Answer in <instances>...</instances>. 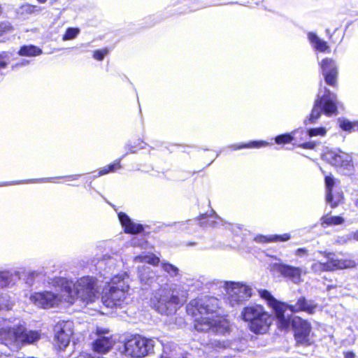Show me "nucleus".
I'll use <instances>...</instances> for the list:
<instances>
[{
  "label": "nucleus",
  "instance_id": "f257e3e1",
  "mask_svg": "<svg viewBox=\"0 0 358 358\" xmlns=\"http://www.w3.org/2000/svg\"><path fill=\"white\" fill-rule=\"evenodd\" d=\"M190 306L193 309V315H201L200 318L195 319L194 327L197 331H211L222 335L229 331V325L226 320L220 317L214 318V314L219 306L217 298L203 296L192 300L189 304V307Z\"/></svg>",
  "mask_w": 358,
  "mask_h": 358
},
{
  "label": "nucleus",
  "instance_id": "f03ea898",
  "mask_svg": "<svg viewBox=\"0 0 358 358\" xmlns=\"http://www.w3.org/2000/svg\"><path fill=\"white\" fill-rule=\"evenodd\" d=\"M55 283L64 292L62 296L64 300L71 304L78 300L85 303H92L97 297L96 281L90 276L82 277L76 282L65 278H58Z\"/></svg>",
  "mask_w": 358,
  "mask_h": 358
},
{
  "label": "nucleus",
  "instance_id": "7ed1b4c3",
  "mask_svg": "<svg viewBox=\"0 0 358 358\" xmlns=\"http://www.w3.org/2000/svg\"><path fill=\"white\" fill-rule=\"evenodd\" d=\"M336 94L330 92L326 87L322 89L320 85L312 111L310 115L304 120V124L316 123L322 112L327 116L336 115L338 114Z\"/></svg>",
  "mask_w": 358,
  "mask_h": 358
},
{
  "label": "nucleus",
  "instance_id": "20e7f679",
  "mask_svg": "<svg viewBox=\"0 0 358 358\" xmlns=\"http://www.w3.org/2000/svg\"><path fill=\"white\" fill-rule=\"evenodd\" d=\"M243 319L248 322L250 329L255 334H264L272 323V316L259 305L245 307L241 313Z\"/></svg>",
  "mask_w": 358,
  "mask_h": 358
},
{
  "label": "nucleus",
  "instance_id": "39448f33",
  "mask_svg": "<svg viewBox=\"0 0 358 358\" xmlns=\"http://www.w3.org/2000/svg\"><path fill=\"white\" fill-rule=\"evenodd\" d=\"M202 284H203L207 289H210L213 285L223 284L228 294V302L231 306L242 303L252 296L251 287L240 282H218L215 280L210 281L203 279Z\"/></svg>",
  "mask_w": 358,
  "mask_h": 358
},
{
  "label": "nucleus",
  "instance_id": "423d86ee",
  "mask_svg": "<svg viewBox=\"0 0 358 358\" xmlns=\"http://www.w3.org/2000/svg\"><path fill=\"white\" fill-rule=\"evenodd\" d=\"M128 289L124 275H115L111 278L108 287L103 289L101 301L108 308L119 306L125 299Z\"/></svg>",
  "mask_w": 358,
  "mask_h": 358
},
{
  "label": "nucleus",
  "instance_id": "0eeeda50",
  "mask_svg": "<svg viewBox=\"0 0 358 358\" xmlns=\"http://www.w3.org/2000/svg\"><path fill=\"white\" fill-rule=\"evenodd\" d=\"M180 303L178 292L171 289L157 290L152 299L154 308L160 314L169 315L176 311Z\"/></svg>",
  "mask_w": 358,
  "mask_h": 358
},
{
  "label": "nucleus",
  "instance_id": "6e6552de",
  "mask_svg": "<svg viewBox=\"0 0 358 358\" xmlns=\"http://www.w3.org/2000/svg\"><path fill=\"white\" fill-rule=\"evenodd\" d=\"M13 339L18 343H34L40 338V334L37 331H28L24 322H20L11 326H6L0 328V341H6L7 339Z\"/></svg>",
  "mask_w": 358,
  "mask_h": 358
},
{
  "label": "nucleus",
  "instance_id": "1a4fd4ad",
  "mask_svg": "<svg viewBox=\"0 0 358 358\" xmlns=\"http://www.w3.org/2000/svg\"><path fill=\"white\" fill-rule=\"evenodd\" d=\"M260 296L265 299L269 307L273 309L277 320L278 329L287 330L291 324V315L286 313L287 310V303L278 301L267 290L259 291Z\"/></svg>",
  "mask_w": 358,
  "mask_h": 358
},
{
  "label": "nucleus",
  "instance_id": "9d476101",
  "mask_svg": "<svg viewBox=\"0 0 358 358\" xmlns=\"http://www.w3.org/2000/svg\"><path fill=\"white\" fill-rule=\"evenodd\" d=\"M154 346V340L135 335L124 343V352L131 357H144L153 352Z\"/></svg>",
  "mask_w": 358,
  "mask_h": 358
},
{
  "label": "nucleus",
  "instance_id": "9b49d317",
  "mask_svg": "<svg viewBox=\"0 0 358 358\" xmlns=\"http://www.w3.org/2000/svg\"><path fill=\"white\" fill-rule=\"evenodd\" d=\"M322 158L344 175H350L353 171L352 157L341 150H328L323 154Z\"/></svg>",
  "mask_w": 358,
  "mask_h": 358
},
{
  "label": "nucleus",
  "instance_id": "f8f14e48",
  "mask_svg": "<svg viewBox=\"0 0 358 358\" xmlns=\"http://www.w3.org/2000/svg\"><path fill=\"white\" fill-rule=\"evenodd\" d=\"M73 324L71 321L59 320L54 327L55 341L60 349H64L70 343Z\"/></svg>",
  "mask_w": 358,
  "mask_h": 358
},
{
  "label": "nucleus",
  "instance_id": "ddd939ff",
  "mask_svg": "<svg viewBox=\"0 0 358 358\" xmlns=\"http://www.w3.org/2000/svg\"><path fill=\"white\" fill-rule=\"evenodd\" d=\"M120 263V258L117 255H105L98 260L96 268L104 280L109 279L110 280L115 269Z\"/></svg>",
  "mask_w": 358,
  "mask_h": 358
},
{
  "label": "nucleus",
  "instance_id": "4468645a",
  "mask_svg": "<svg viewBox=\"0 0 358 358\" xmlns=\"http://www.w3.org/2000/svg\"><path fill=\"white\" fill-rule=\"evenodd\" d=\"M30 300L38 307L49 308L59 305L62 297L53 292L44 291L35 292L30 296Z\"/></svg>",
  "mask_w": 358,
  "mask_h": 358
},
{
  "label": "nucleus",
  "instance_id": "2eb2a0df",
  "mask_svg": "<svg viewBox=\"0 0 358 358\" xmlns=\"http://www.w3.org/2000/svg\"><path fill=\"white\" fill-rule=\"evenodd\" d=\"M325 253V257L327 258V262L324 263H315L313 266V268L316 271H331L337 269H343L350 266V262L347 260L338 259L334 253Z\"/></svg>",
  "mask_w": 358,
  "mask_h": 358
},
{
  "label": "nucleus",
  "instance_id": "dca6fc26",
  "mask_svg": "<svg viewBox=\"0 0 358 358\" xmlns=\"http://www.w3.org/2000/svg\"><path fill=\"white\" fill-rule=\"evenodd\" d=\"M320 66L325 83L332 87L336 86L338 69L334 61L327 58L324 59Z\"/></svg>",
  "mask_w": 358,
  "mask_h": 358
},
{
  "label": "nucleus",
  "instance_id": "f3484780",
  "mask_svg": "<svg viewBox=\"0 0 358 358\" xmlns=\"http://www.w3.org/2000/svg\"><path fill=\"white\" fill-rule=\"evenodd\" d=\"M275 269L281 273L284 277L288 278L294 283L297 284L301 281L302 269L285 264H274Z\"/></svg>",
  "mask_w": 358,
  "mask_h": 358
},
{
  "label": "nucleus",
  "instance_id": "a211bd4d",
  "mask_svg": "<svg viewBox=\"0 0 358 358\" xmlns=\"http://www.w3.org/2000/svg\"><path fill=\"white\" fill-rule=\"evenodd\" d=\"M317 307L318 304L313 300H308L304 296H300L294 305L287 304V309L289 310L291 313L303 311L308 314H313Z\"/></svg>",
  "mask_w": 358,
  "mask_h": 358
},
{
  "label": "nucleus",
  "instance_id": "6ab92c4d",
  "mask_svg": "<svg viewBox=\"0 0 358 358\" xmlns=\"http://www.w3.org/2000/svg\"><path fill=\"white\" fill-rule=\"evenodd\" d=\"M310 329V324L306 321L299 322L294 330V336L297 343L304 345H310L311 341L309 337Z\"/></svg>",
  "mask_w": 358,
  "mask_h": 358
},
{
  "label": "nucleus",
  "instance_id": "aec40b11",
  "mask_svg": "<svg viewBox=\"0 0 358 358\" xmlns=\"http://www.w3.org/2000/svg\"><path fill=\"white\" fill-rule=\"evenodd\" d=\"M118 219L124 228V232L127 234H139L144 229L142 224L134 222L124 213H119Z\"/></svg>",
  "mask_w": 358,
  "mask_h": 358
},
{
  "label": "nucleus",
  "instance_id": "412c9836",
  "mask_svg": "<svg viewBox=\"0 0 358 358\" xmlns=\"http://www.w3.org/2000/svg\"><path fill=\"white\" fill-rule=\"evenodd\" d=\"M98 338L93 343V350L99 353H105L110 350L113 345L110 336H103V331L96 330Z\"/></svg>",
  "mask_w": 358,
  "mask_h": 358
},
{
  "label": "nucleus",
  "instance_id": "4be33fe9",
  "mask_svg": "<svg viewBox=\"0 0 358 358\" xmlns=\"http://www.w3.org/2000/svg\"><path fill=\"white\" fill-rule=\"evenodd\" d=\"M80 176L81 175H79V174H74V175H69V176H59V177H56V178H40V179H31V180H27L6 182L0 183V187L22 184V183L34 182L36 181L37 182H52L53 180H55L56 178H67L69 180H78L80 177Z\"/></svg>",
  "mask_w": 358,
  "mask_h": 358
},
{
  "label": "nucleus",
  "instance_id": "5701e85b",
  "mask_svg": "<svg viewBox=\"0 0 358 358\" xmlns=\"http://www.w3.org/2000/svg\"><path fill=\"white\" fill-rule=\"evenodd\" d=\"M138 277L142 283L154 287L153 283L155 282L156 276L150 266L144 265L138 267Z\"/></svg>",
  "mask_w": 358,
  "mask_h": 358
},
{
  "label": "nucleus",
  "instance_id": "b1692460",
  "mask_svg": "<svg viewBox=\"0 0 358 358\" xmlns=\"http://www.w3.org/2000/svg\"><path fill=\"white\" fill-rule=\"evenodd\" d=\"M45 49L41 50L37 46H21L19 50V55L27 57H34L41 54H51L55 50H50V46H45Z\"/></svg>",
  "mask_w": 358,
  "mask_h": 358
},
{
  "label": "nucleus",
  "instance_id": "393cba45",
  "mask_svg": "<svg viewBox=\"0 0 358 358\" xmlns=\"http://www.w3.org/2000/svg\"><path fill=\"white\" fill-rule=\"evenodd\" d=\"M291 236L289 234H284L282 235H271L270 236L258 235L255 237L254 241L259 243L268 242H285L289 240Z\"/></svg>",
  "mask_w": 358,
  "mask_h": 358
},
{
  "label": "nucleus",
  "instance_id": "a878e982",
  "mask_svg": "<svg viewBox=\"0 0 358 358\" xmlns=\"http://www.w3.org/2000/svg\"><path fill=\"white\" fill-rule=\"evenodd\" d=\"M212 213L215 215V218L217 220H213V217L212 215L208 216L207 214H203L199 218L201 220L200 225L201 227L209 226L211 227H217L220 224H222V220L215 214V211L212 210Z\"/></svg>",
  "mask_w": 358,
  "mask_h": 358
},
{
  "label": "nucleus",
  "instance_id": "bb28decb",
  "mask_svg": "<svg viewBox=\"0 0 358 358\" xmlns=\"http://www.w3.org/2000/svg\"><path fill=\"white\" fill-rule=\"evenodd\" d=\"M213 346L216 350L231 349V350H238L236 341H229L225 340H215L212 343Z\"/></svg>",
  "mask_w": 358,
  "mask_h": 358
},
{
  "label": "nucleus",
  "instance_id": "cd10ccee",
  "mask_svg": "<svg viewBox=\"0 0 358 358\" xmlns=\"http://www.w3.org/2000/svg\"><path fill=\"white\" fill-rule=\"evenodd\" d=\"M40 10L36 6L29 3L23 4L17 9V14L22 18H25L28 15L34 13L35 11Z\"/></svg>",
  "mask_w": 358,
  "mask_h": 358
},
{
  "label": "nucleus",
  "instance_id": "c85d7f7f",
  "mask_svg": "<svg viewBox=\"0 0 358 358\" xmlns=\"http://www.w3.org/2000/svg\"><path fill=\"white\" fill-rule=\"evenodd\" d=\"M135 262H143L147 263L153 266L157 265L160 260L159 258L154 255H141L135 257L134 258Z\"/></svg>",
  "mask_w": 358,
  "mask_h": 358
},
{
  "label": "nucleus",
  "instance_id": "c756f323",
  "mask_svg": "<svg viewBox=\"0 0 358 358\" xmlns=\"http://www.w3.org/2000/svg\"><path fill=\"white\" fill-rule=\"evenodd\" d=\"M127 154H128V152H127L125 155H124L122 158H120L119 159H116L113 164H109V165L101 169L98 173V175L95 176L94 177H99V176L106 175L108 173L114 172L117 169H120L121 168L120 162H121L122 159Z\"/></svg>",
  "mask_w": 358,
  "mask_h": 358
},
{
  "label": "nucleus",
  "instance_id": "7c9ffc66",
  "mask_svg": "<svg viewBox=\"0 0 358 358\" xmlns=\"http://www.w3.org/2000/svg\"><path fill=\"white\" fill-rule=\"evenodd\" d=\"M268 145L266 142L264 141H251L248 143H241L239 145L234 144L229 146L230 148L236 150H241L243 148H257L262 146H264Z\"/></svg>",
  "mask_w": 358,
  "mask_h": 358
},
{
  "label": "nucleus",
  "instance_id": "2f4dec72",
  "mask_svg": "<svg viewBox=\"0 0 358 358\" xmlns=\"http://www.w3.org/2000/svg\"><path fill=\"white\" fill-rule=\"evenodd\" d=\"M343 199V193L339 192H331L330 197L329 194H326V201L331 208H336Z\"/></svg>",
  "mask_w": 358,
  "mask_h": 358
},
{
  "label": "nucleus",
  "instance_id": "473e14b6",
  "mask_svg": "<svg viewBox=\"0 0 358 358\" xmlns=\"http://www.w3.org/2000/svg\"><path fill=\"white\" fill-rule=\"evenodd\" d=\"M322 225H339L344 222V219L341 216H323L321 218Z\"/></svg>",
  "mask_w": 358,
  "mask_h": 358
},
{
  "label": "nucleus",
  "instance_id": "72a5a7b5",
  "mask_svg": "<svg viewBox=\"0 0 358 358\" xmlns=\"http://www.w3.org/2000/svg\"><path fill=\"white\" fill-rule=\"evenodd\" d=\"M161 266L163 271L172 278L180 275L178 268L169 262H162L161 263Z\"/></svg>",
  "mask_w": 358,
  "mask_h": 358
},
{
  "label": "nucleus",
  "instance_id": "f704fd0d",
  "mask_svg": "<svg viewBox=\"0 0 358 358\" xmlns=\"http://www.w3.org/2000/svg\"><path fill=\"white\" fill-rule=\"evenodd\" d=\"M340 127L347 131H355L358 129V123L352 122L349 120H340Z\"/></svg>",
  "mask_w": 358,
  "mask_h": 358
},
{
  "label": "nucleus",
  "instance_id": "c9c22d12",
  "mask_svg": "<svg viewBox=\"0 0 358 358\" xmlns=\"http://www.w3.org/2000/svg\"><path fill=\"white\" fill-rule=\"evenodd\" d=\"M12 273L9 271H0V288L9 285L11 282Z\"/></svg>",
  "mask_w": 358,
  "mask_h": 358
},
{
  "label": "nucleus",
  "instance_id": "e433bc0d",
  "mask_svg": "<svg viewBox=\"0 0 358 358\" xmlns=\"http://www.w3.org/2000/svg\"><path fill=\"white\" fill-rule=\"evenodd\" d=\"M335 178L332 176H326L324 178L326 194H329L330 197L331 192H333V188L335 185Z\"/></svg>",
  "mask_w": 358,
  "mask_h": 358
},
{
  "label": "nucleus",
  "instance_id": "4c0bfd02",
  "mask_svg": "<svg viewBox=\"0 0 358 358\" xmlns=\"http://www.w3.org/2000/svg\"><path fill=\"white\" fill-rule=\"evenodd\" d=\"M79 33L80 29L78 28H68L62 38L64 41L72 40L76 38Z\"/></svg>",
  "mask_w": 358,
  "mask_h": 358
},
{
  "label": "nucleus",
  "instance_id": "58836bf2",
  "mask_svg": "<svg viewBox=\"0 0 358 358\" xmlns=\"http://www.w3.org/2000/svg\"><path fill=\"white\" fill-rule=\"evenodd\" d=\"M327 129L324 127L312 128L307 130V134L310 137L326 135Z\"/></svg>",
  "mask_w": 358,
  "mask_h": 358
},
{
  "label": "nucleus",
  "instance_id": "ea45409f",
  "mask_svg": "<svg viewBox=\"0 0 358 358\" xmlns=\"http://www.w3.org/2000/svg\"><path fill=\"white\" fill-rule=\"evenodd\" d=\"M12 304L10 303L8 295H0V311L3 310H9Z\"/></svg>",
  "mask_w": 358,
  "mask_h": 358
},
{
  "label": "nucleus",
  "instance_id": "a19ab883",
  "mask_svg": "<svg viewBox=\"0 0 358 358\" xmlns=\"http://www.w3.org/2000/svg\"><path fill=\"white\" fill-rule=\"evenodd\" d=\"M12 29V26L8 22L0 23V43H3L4 41L2 38L3 35L5 33L10 31Z\"/></svg>",
  "mask_w": 358,
  "mask_h": 358
},
{
  "label": "nucleus",
  "instance_id": "79ce46f5",
  "mask_svg": "<svg viewBox=\"0 0 358 358\" xmlns=\"http://www.w3.org/2000/svg\"><path fill=\"white\" fill-rule=\"evenodd\" d=\"M109 51L110 50L107 48L96 50L94 52L93 57L98 61H101L103 59L105 56L108 54Z\"/></svg>",
  "mask_w": 358,
  "mask_h": 358
},
{
  "label": "nucleus",
  "instance_id": "37998d69",
  "mask_svg": "<svg viewBox=\"0 0 358 358\" xmlns=\"http://www.w3.org/2000/svg\"><path fill=\"white\" fill-rule=\"evenodd\" d=\"M292 136L289 134H281L277 136L275 138L277 144L287 143L292 141Z\"/></svg>",
  "mask_w": 358,
  "mask_h": 358
},
{
  "label": "nucleus",
  "instance_id": "c03bdc74",
  "mask_svg": "<svg viewBox=\"0 0 358 358\" xmlns=\"http://www.w3.org/2000/svg\"><path fill=\"white\" fill-rule=\"evenodd\" d=\"M146 243V241L144 238L143 237H137L134 236L133 237L131 241H129V245L132 247H143Z\"/></svg>",
  "mask_w": 358,
  "mask_h": 358
},
{
  "label": "nucleus",
  "instance_id": "a18cd8bd",
  "mask_svg": "<svg viewBox=\"0 0 358 358\" xmlns=\"http://www.w3.org/2000/svg\"><path fill=\"white\" fill-rule=\"evenodd\" d=\"M308 38L309 42L313 45H326V43L322 41L316 34L313 32H309L308 34Z\"/></svg>",
  "mask_w": 358,
  "mask_h": 358
},
{
  "label": "nucleus",
  "instance_id": "49530a36",
  "mask_svg": "<svg viewBox=\"0 0 358 358\" xmlns=\"http://www.w3.org/2000/svg\"><path fill=\"white\" fill-rule=\"evenodd\" d=\"M10 57L8 55L6 52H3L2 54H0V67L4 68L6 67L8 64L10 62Z\"/></svg>",
  "mask_w": 358,
  "mask_h": 358
},
{
  "label": "nucleus",
  "instance_id": "de8ad7c7",
  "mask_svg": "<svg viewBox=\"0 0 358 358\" xmlns=\"http://www.w3.org/2000/svg\"><path fill=\"white\" fill-rule=\"evenodd\" d=\"M317 143L315 141H309L302 143L300 147L305 149H314L316 146Z\"/></svg>",
  "mask_w": 358,
  "mask_h": 358
},
{
  "label": "nucleus",
  "instance_id": "09e8293b",
  "mask_svg": "<svg viewBox=\"0 0 358 358\" xmlns=\"http://www.w3.org/2000/svg\"><path fill=\"white\" fill-rule=\"evenodd\" d=\"M295 255L299 257H305L308 255V250L306 248H299L295 251Z\"/></svg>",
  "mask_w": 358,
  "mask_h": 358
},
{
  "label": "nucleus",
  "instance_id": "8fccbe9b",
  "mask_svg": "<svg viewBox=\"0 0 358 358\" xmlns=\"http://www.w3.org/2000/svg\"><path fill=\"white\" fill-rule=\"evenodd\" d=\"M315 50L320 52H329V46H315Z\"/></svg>",
  "mask_w": 358,
  "mask_h": 358
},
{
  "label": "nucleus",
  "instance_id": "3c124183",
  "mask_svg": "<svg viewBox=\"0 0 358 358\" xmlns=\"http://www.w3.org/2000/svg\"><path fill=\"white\" fill-rule=\"evenodd\" d=\"M189 222H191V220H187L186 222H175L173 224V225L176 226V227H178V229L184 230L186 229V227H185L186 224Z\"/></svg>",
  "mask_w": 358,
  "mask_h": 358
},
{
  "label": "nucleus",
  "instance_id": "603ef678",
  "mask_svg": "<svg viewBox=\"0 0 358 358\" xmlns=\"http://www.w3.org/2000/svg\"><path fill=\"white\" fill-rule=\"evenodd\" d=\"M349 239H354L355 241H358V231H355V232H352L351 234H350L349 235Z\"/></svg>",
  "mask_w": 358,
  "mask_h": 358
},
{
  "label": "nucleus",
  "instance_id": "864d4df0",
  "mask_svg": "<svg viewBox=\"0 0 358 358\" xmlns=\"http://www.w3.org/2000/svg\"><path fill=\"white\" fill-rule=\"evenodd\" d=\"M99 357H94L87 353H81L76 358H99Z\"/></svg>",
  "mask_w": 358,
  "mask_h": 358
},
{
  "label": "nucleus",
  "instance_id": "5fc2aeb1",
  "mask_svg": "<svg viewBox=\"0 0 358 358\" xmlns=\"http://www.w3.org/2000/svg\"><path fill=\"white\" fill-rule=\"evenodd\" d=\"M355 355L352 352H348L345 354V358H355Z\"/></svg>",
  "mask_w": 358,
  "mask_h": 358
},
{
  "label": "nucleus",
  "instance_id": "6e6d98bb",
  "mask_svg": "<svg viewBox=\"0 0 358 358\" xmlns=\"http://www.w3.org/2000/svg\"><path fill=\"white\" fill-rule=\"evenodd\" d=\"M29 63V61L28 60H26V59H24L22 62L20 63H17L15 64V66H25L27 65V64Z\"/></svg>",
  "mask_w": 358,
  "mask_h": 358
},
{
  "label": "nucleus",
  "instance_id": "4d7b16f0",
  "mask_svg": "<svg viewBox=\"0 0 358 358\" xmlns=\"http://www.w3.org/2000/svg\"><path fill=\"white\" fill-rule=\"evenodd\" d=\"M129 147V152H130V153H135L136 152V150H134L133 148V146L132 145H127Z\"/></svg>",
  "mask_w": 358,
  "mask_h": 358
},
{
  "label": "nucleus",
  "instance_id": "13d9d810",
  "mask_svg": "<svg viewBox=\"0 0 358 358\" xmlns=\"http://www.w3.org/2000/svg\"><path fill=\"white\" fill-rule=\"evenodd\" d=\"M196 245V243L195 242H187L186 243V245L187 246H193V245Z\"/></svg>",
  "mask_w": 358,
  "mask_h": 358
},
{
  "label": "nucleus",
  "instance_id": "bf43d9fd",
  "mask_svg": "<svg viewBox=\"0 0 358 358\" xmlns=\"http://www.w3.org/2000/svg\"><path fill=\"white\" fill-rule=\"evenodd\" d=\"M160 358H171L170 357H169L168 355H162L161 357Z\"/></svg>",
  "mask_w": 358,
  "mask_h": 358
},
{
  "label": "nucleus",
  "instance_id": "052dcab7",
  "mask_svg": "<svg viewBox=\"0 0 358 358\" xmlns=\"http://www.w3.org/2000/svg\"><path fill=\"white\" fill-rule=\"evenodd\" d=\"M39 3H44L47 0H37Z\"/></svg>",
  "mask_w": 358,
  "mask_h": 358
},
{
  "label": "nucleus",
  "instance_id": "680f3d73",
  "mask_svg": "<svg viewBox=\"0 0 358 358\" xmlns=\"http://www.w3.org/2000/svg\"><path fill=\"white\" fill-rule=\"evenodd\" d=\"M355 205L358 206V200L355 202Z\"/></svg>",
  "mask_w": 358,
  "mask_h": 358
},
{
  "label": "nucleus",
  "instance_id": "e2e57ef3",
  "mask_svg": "<svg viewBox=\"0 0 358 358\" xmlns=\"http://www.w3.org/2000/svg\"><path fill=\"white\" fill-rule=\"evenodd\" d=\"M1 357H2V353L1 352L0 353V358H1Z\"/></svg>",
  "mask_w": 358,
  "mask_h": 358
},
{
  "label": "nucleus",
  "instance_id": "0e129e2a",
  "mask_svg": "<svg viewBox=\"0 0 358 358\" xmlns=\"http://www.w3.org/2000/svg\"><path fill=\"white\" fill-rule=\"evenodd\" d=\"M182 358H187V357H182Z\"/></svg>",
  "mask_w": 358,
  "mask_h": 358
}]
</instances>
